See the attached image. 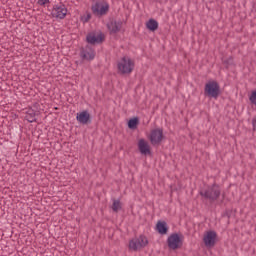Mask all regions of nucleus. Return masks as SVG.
<instances>
[{"label":"nucleus","instance_id":"nucleus-1","mask_svg":"<svg viewBox=\"0 0 256 256\" xmlns=\"http://www.w3.org/2000/svg\"><path fill=\"white\" fill-rule=\"evenodd\" d=\"M200 195L210 201V203H215L221 197V187L217 183H214L208 186L207 189L201 190Z\"/></svg>","mask_w":256,"mask_h":256},{"label":"nucleus","instance_id":"nucleus-2","mask_svg":"<svg viewBox=\"0 0 256 256\" xmlns=\"http://www.w3.org/2000/svg\"><path fill=\"white\" fill-rule=\"evenodd\" d=\"M117 69L121 75H131L135 69V62L129 56H124L117 63Z\"/></svg>","mask_w":256,"mask_h":256},{"label":"nucleus","instance_id":"nucleus-3","mask_svg":"<svg viewBox=\"0 0 256 256\" xmlns=\"http://www.w3.org/2000/svg\"><path fill=\"white\" fill-rule=\"evenodd\" d=\"M204 93L207 97L212 99H218L221 95V86L217 81H209L205 84Z\"/></svg>","mask_w":256,"mask_h":256},{"label":"nucleus","instance_id":"nucleus-4","mask_svg":"<svg viewBox=\"0 0 256 256\" xmlns=\"http://www.w3.org/2000/svg\"><path fill=\"white\" fill-rule=\"evenodd\" d=\"M147 245H149V240L145 235H140L138 238L132 239L129 242V247L132 251H138V249H143L147 247Z\"/></svg>","mask_w":256,"mask_h":256},{"label":"nucleus","instance_id":"nucleus-5","mask_svg":"<svg viewBox=\"0 0 256 256\" xmlns=\"http://www.w3.org/2000/svg\"><path fill=\"white\" fill-rule=\"evenodd\" d=\"M104 41L105 35H103V33L97 35L95 32H90L86 35L88 45H101Z\"/></svg>","mask_w":256,"mask_h":256},{"label":"nucleus","instance_id":"nucleus-6","mask_svg":"<svg viewBox=\"0 0 256 256\" xmlns=\"http://www.w3.org/2000/svg\"><path fill=\"white\" fill-rule=\"evenodd\" d=\"M163 129L157 128V129H153L150 132V143L151 145H153V147L159 145L160 143H162L163 141Z\"/></svg>","mask_w":256,"mask_h":256},{"label":"nucleus","instance_id":"nucleus-7","mask_svg":"<svg viewBox=\"0 0 256 256\" xmlns=\"http://www.w3.org/2000/svg\"><path fill=\"white\" fill-rule=\"evenodd\" d=\"M80 57L83 61H93L95 59V49L91 45H86L80 50Z\"/></svg>","mask_w":256,"mask_h":256},{"label":"nucleus","instance_id":"nucleus-8","mask_svg":"<svg viewBox=\"0 0 256 256\" xmlns=\"http://www.w3.org/2000/svg\"><path fill=\"white\" fill-rule=\"evenodd\" d=\"M91 9L94 15L100 17H103V15H107V13H109V5L107 3L105 5H101V3L96 2L94 5H92Z\"/></svg>","mask_w":256,"mask_h":256},{"label":"nucleus","instance_id":"nucleus-9","mask_svg":"<svg viewBox=\"0 0 256 256\" xmlns=\"http://www.w3.org/2000/svg\"><path fill=\"white\" fill-rule=\"evenodd\" d=\"M52 17H56V19H65L67 17V7L63 4H58L53 7Z\"/></svg>","mask_w":256,"mask_h":256},{"label":"nucleus","instance_id":"nucleus-10","mask_svg":"<svg viewBox=\"0 0 256 256\" xmlns=\"http://www.w3.org/2000/svg\"><path fill=\"white\" fill-rule=\"evenodd\" d=\"M169 249L173 251L179 249V243H181V237L177 233L171 234L167 239Z\"/></svg>","mask_w":256,"mask_h":256},{"label":"nucleus","instance_id":"nucleus-11","mask_svg":"<svg viewBox=\"0 0 256 256\" xmlns=\"http://www.w3.org/2000/svg\"><path fill=\"white\" fill-rule=\"evenodd\" d=\"M203 241L206 247H215V244L217 243V232L208 231L204 236Z\"/></svg>","mask_w":256,"mask_h":256},{"label":"nucleus","instance_id":"nucleus-12","mask_svg":"<svg viewBox=\"0 0 256 256\" xmlns=\"http://www.w3.org/2000/svg\"><path fill=\"white\" fill-rule=\"evenodd\" d=\"M76 119L82 125H91V114L87 110L77 113Z\"/></svg>","mask_w":256,"mask_h":256},{"label":"nucleus","instance_id":"nucleus-13","mask_svg":"<svg viewBox=\"0 0 256 256\" xmlns=\"http://www.w3.org/2000/svg\"><path fill=\"white\" fill-rule=\"evenodd\" d=\"M108 30L111 35H115L121 31V27H123V21L112 20L107 24Z\"/></svg>","mask_w":256,"mask_h":256},{"label":"nucleus","instance_id":"nucleus-14","mask_svg":"<svg viewBox=\"0 0 256 256\" xmlns=\"http://www.w3.org/2000/svg\"><path fill=\"white\" fill-rule=\"evenodd\" d=\"M138 149L141 155H151V146H149V142L143 138L138 141Z\"/></svg>","mask_w":256,"mask_h":256},{"label":"nucleus","instance_id":"nucleus-15","mask_svg":"<svg viewBox=\"0 0 256 256\" xmlns=\"http://www.w3.org/2000/svg\"><path fill=\"white\" fill-rule=\"evenodd\" d=\"M37 115H39V111L29 108L26 112V120L28 123H37Z\"/></svg>","mask_w":256,"mask_h":256},{"label":"nucleus","instance_id":"nucleus-16","mask_svg":"<svg viewBox=\"0 0 256 256\" xmlns=\"http://www.w3.org/2000/svg\"><path fill=\"white\" fill-rule=\"evenodd\" d=\"M156 231H158L160 235H167V233H169L167 222L159 220L156 224Z\"/></svg>","mask_w":256,"mask_h":256},{"label":"nucleus","instance_id":"nucleus-17","mask_svg":"<svg viewBox=\"0 0 256 256\" xmlns=\"http://www.w3.org/2000/svg\"><path fill=\"white\" fill-rule=\"evenodd\" d=\"M146 28H147L148 31L155 32L159 29V22H157V20L151 18L146 23Z\"/></svg>","mask_w":256,"mask_h":256},{"label":"nucleus","instance_id":"nucleus-18","mask_svg":"<svg viewBox=\"0 0 256 256\" xmlns=\"http://www.w3.org/2000/svg\"><path fill=\"white\" fill-rule=\"evenodd\" d=\"M139 127V117L130 118L128 121V128L135 130Z\"/></svg>","mask_w":256,"mask_h":256},{"label":"nucleus","instance_id":"nucleus-19","mask_svg":"<svg viewBox=\"0 0 256 256\" xmlns=\"http://www.w3.org/2000/svg\"><path fill=\"white\" fill-rule=\"evenodd\" d=\"M121 209V201L113 199L112 211H114V213H118L119 211H121Z\"/></svg>","mask_w":256,"mask_h":256},{"label":"nucleus","instance_id":"nucleus-20","mask_svg":"<svg viewBox=\"0 0 256 256\" xmlns=\"http://www.w3.org/2000/svg\"><path fill=\"white\" fill-rule=\"evenodd\" d=\"M249 101L252 103V105L256 106V90L252 91Z\"/></svg>","mask_w":256,"mask_h":256},{"label":"nucleus","instance_id":"nucleus-21","mask_svg":"<svg viewBox=\"0 0 256 256\" xmlns=\"http://www.w3.org/2000/svg\"><path fill=\"white\" fill-rule=\"evenodd\" d=\"M47 3H49V0H38V5H41L42 7H44V5H47Z\"/></svg>","mask_w":256,"mask_h":256},{"label":"nucleus","instance_id":"nucleus-22","mask_svg":"<svg viewBox=\"0 0 256 256\" xmlns=\"http://www.w3.org/2000/svg\"><path fill=\"white\" fill-rule=\"evenodd\" d=\"M224 65H226V67H228V65H231V63H233V59H228V60H224L223 61Z\"/></svg>","mask_w":256,"mask_h":256},{"label":"nucleus","instance_id":"nucleus-23","mask_svg":"<svg viewBox=\"0 0 256 256\" xmlns=\"http://www.w3.org/2000/svg\"><path fill=\"white\" fill-rule=\"evenodd\" d=\"M253 131H256V116L252 119Z\"/></svg>","mask_w":256,"mask_h":256},{"label":"nucleus","instance_id":"nucleus-24","mask_svg":"<svg viewBox=\"0 0 256 256\" xmlns=\"http://www.w3.org/2000/svg\"><path fill=\"white\" fill-rule=\"evenodd\" d=\"M31 109H34V111H39V104L38 103L33 104Z\"/></svg>","mask_w":256,"mask_h":256},{"label":"nucleus","instance_id":"nucleus-25","mask_svg":"<svg viewBox=\"0 0 256 256\" xmlns=\"http://www.w3.org/2000/svg\"><path fill=\"white\" fill-rule=\"evenodd\" d=\"M91 20V13H87L86 14V23H89V21Z\"/></svg>","mask_w":256,"mask_h":256},{"label":"nucleus","instance_id":"nucleus-26","mask_svg":"<svg viewBox=\"0 0 256 256\" xmlns=\"http://www.w3.org/2000/svg\"><path fill=\"white\" fill-rule=\"evenodd\" d=\"M226 217H228V219L231 218V210H226L225 214Z\"/></svg>","mask_w":256,"mask_h":256}]
</instances>
